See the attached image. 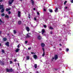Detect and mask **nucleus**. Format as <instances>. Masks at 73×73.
Here are the masks:
<instances>
[{"label":"nucleus","instance_id":"obj_58","mask_svg":"<svg viewBox=\"0 0 73 73\" xmlns=\"http://www.w3.org/2000/svg\"><path fill=\"white\" fill-rule=\"evenodd\" d=\"M39 33H41V32H39Z\"/></svg>","mask_w":73,"mask_h":73},{"label":"nucleus","instance_id":"obj_8","mask_svg":"<svg viewBox=\"0 0 73 73\" xmlns=\"http://www.w3.org/2000/svg\"><path fill=\"white\" fill-rule=\"evenodd\" d=\"M33 57L34 58H35V59H36V58H37V56L36 54L34 55V56H33Z\"/></svg>","mask_w":73,"mask_h":73},{"label":"nucleus","instance_id":"obj_3","mask_svg":"<svg viewBox=\"0 0 73 73\" xmlns=\"http://www.w3.org/2000/svg\"><path fill=\"white\" fill-rule=\"evenodd\" d=\"M31 34V33H29L28 34H27L26 35V36H25L26 38H29V37H30Z\"/></svg>","mask_w":73,"mask_h":73},{"label":"nucleus","instance_id":"obj_18","mask_svg":"<svg viewBox=\"0 0 73 73\" xmlns=\"http://www.w3.org/2000/svg\"><path fill=\"white\" fill-rule=\"evenodd\" d=\"M5 17H6V18H9V16H8V15L6 14L5 15Z\"/></svg>","mask_w":73,"mask_h":73},{"label":"nucleus","instance_id":"obj_45","mask_svg":"<svg viewBox=\"0 0 73 73\" xmlns=\"http://www.w3.org/2000/svg\"><path fill=\"white\" fill-rule=\"evenodd\" d=\"M31 53L32 54H34V53H34V52H31Z\"/></svg>","mask_w":73,"mask_h":73},{"label":"nucleus","instance_id":"obj_22","mask_svg":"<svg viewBox=\"0 0 73 73\" xmlns=\"http://www.w3.org/2000/svg\"><path fill=\"white\" fill-rule=\"evenodd\" d=\"M49 29L51 30L54 29V28H53L52 27H49Z\"/></svg>","mask_w":73,"mask_h":73},{"label":"nucleus","instance_id":"obj_40","mask_svg":"<svg viewBox=\"0 0 73 73\" xmlns=\"http://www.w3.org/2000/svg\"><path fill=\"white\" fill-rule=\"evenodd\" d=\"M37 14L38 15H40V13L38 12H37Z\"/></svg>","mask_w":73,"mask_h":73},{"label":"nucleus","instance_id":"obj_48","mask_svg":"<svg viewBox=\"0 0 73 73\" xmlns=\"http://www.w3.org/2000/svg\"><path fill=\"white\" fill-rule=\"evenodd\" d=\"M36 73H39L38 72V71H36Z\"/></svg>","mask_w":73,"mask_h":73},{"label":"nucleus","instance_id":"obj_32","mask_svg":"<svg viewBox=\"0 0 73 73\" xmlns=\"http://www.w3.org/2000/svg\"><path fill=\"white\" fill-rule=\"evenodd\" d=\"M66 52H68V51H69V49L66 48Z\"/></svg>","mask_w":73,"mask_h":73},{"label":"nucleus","instance_id":"obj_35","mask_svg":"<svg viewBox=\"0 0 73 73\" xmlns=\"http://www.w3.org/2000/svg\"><path fill=\"white\" fill-rule=\"evenodd\" d=\"M11 11H9L8 12V14H11Z\"/></svg>","mask_w":73,"mask_h":73},{"label":"nucleus","instance_id":"obj_1","mask_svg":"<svg viewBox=\"0 0 73 73\" xmlns=\"http://www.w3.org/2000/svg\"><path fill=\"white\" fill-rule=\"evenodd\" d=\"M58 58V56L57 55H55L54 56V57H52V61H53V60H56Z\"/></svg>","mask_w":73,"mask_h":73},{"label":"nucleus","instance_id":"obj_11","mask_svg":"<svg viewBox=\"0 0 73 73\" xmlns=\"http://www.w3.org/2000/svg\"><path fill=\"white\" fill-rule=\"evenodd\" d=\"M19 50H20V49L17 48L15 50V52H19Z\"/></svg>","mask_w":73,"mask_h":73},{"label":"nucleus","instance_id":"obj_14","mask_svg":"<svg viewBox=\"0 0 73 73\" xmlns=\"http://www.w3.org/2000/svg\"><path fill=\"white\" fill-rule=\"evenodd\" d=\"M9 42H7L5 44L7 46H9Z\"/></svg>","mask_w":73,"mask_h":73},{"label":"nucleus","instance_id":"obj_31","mask_svg":"<svg viewBox=\"0 0 73 73\" xmlns=\"http://www.w3.org/2000/svg\"><path fill=\"white\" fill-rule=\"evenodd\" d=\"M42 50L43 51V52H45V50H44V48H42Z\"/></svg>","mask_w":73,"mask_h":73},{"label":"nucleus","instance_id":"obj_50","mask_svg":"<svg viewBox=\"0 0 73 73\" xmlns=\"http://www.w3.org/2000/svg\"><path fill=\"white\" fill-rule=\"evenodd\" d=\"M17 60H16V59H14V61L16 62V61Z\"/></svg>","mask_w":73,"mask_h":73},{"label":"nucleus","instance_id":"obj_46","mask_svg":"<svg viewBox=\"0 0 73 73\" xmlns=\"http://www.w3.org/2000/svg\"><path fill=\"white\" fill-rule=\"evenodd\" d=\"M2 32H1V31H0V35H1V34Z\"/></svg>","mask_w":73,"mask_h":73},{"label":"nucleus","instance_id":"obj_24","mask_svg":"<svg viewBox=\"0 0 73 73\" xmlns=\"http://www.w3.org/2000/svg\"><path fill=\"white\" fill-rule=\"evenodd\" d=\"M49 11L50 12H53V10H52V9H49Z\"/></svg>","mask_w":73,"mask_h":73},{"label":"nucleus","instance_id":"obj_43","mask_svg":"<svg viewBox=\"0 0 73 73\" xmlns=\"http://www.w3.org/2000/svg\"><path fill=\"white\" fill-rule=\"evenodd\" d=\"M4 0H0V2H2V1H3Z\"/></svg>","mask_w":73,"mask_h":73},{"label":"nucleus","instance_id":"obj_9","mask_svg":"<svg viewBox=\"0 0 73 73\" xmlns=\"http://www.w3.org/2000/svg\"><path fill=\"white\" fill-rule=\"evenodd\" d=\"M4 8V5H0V9H3Z\"/></svg>","mask_w":73,"mask_h":73},{"label":"nucleus","instance_id":"obj_2","mask_svg":"<svg viewBox=\"0 0 73 73\" xmlns=\"http://www.w3.org/2000/svg\"><path fill=\"white\" fill-rule=\"evenodd\" d=\"M7 72H13V70L12 68L11 69H9L8 68H7L6 69Z\"/></svg>","mask_w":73,"mask_h":73},{"label":"nucleus","instance_id":"obj_16","mask_svg":"<svg viewBox=\"0 0 73 73\" xmlns=\"http://www.w3.org/2000/svg\"><path fill=\"white\" fill-rule=\"evenodd\" d=\"M11 9L9 8H6V11H7V12H8V11H10V10Z\"/></svg>","mask_w":73,"mask_h":73},{"label":"nucleus","instance_id":"obj_6","mask_svg":"<svg viewBox=\"0 0 73 73\" xmlns=\"http://www.w3.org/2000/svg\"><path fill=\"white\" fill-rule=\"evenodd\" d=\"M31 4L32 5H34V4L35 3V2L33 0H31Z\"/></svg>","mask_w":73,"mask_h":73},{"label":"nucleus","instance_id":"obj_4","mask_svg":"<svg viewBox=\"0 0 73 73\" xmlns=\"http://www.w3.org/2000/svg\"><path fill=\"white\" fill-rule=\"evenodd\" d=\"M13 2V0H10L9 1V4L10 5L12 4Z\"/></svg>","mask_w":73,"mask_h":73},{"label":"nucleus","instance_id":"obj_52","mask_svg":"<svg viewBox=\"0 0 73 73\" xmlns=\"http://www.w3.org/2000/svg\"><path fill=\"white\" fill-rule=\"evenodd\" d=\"M65 8V9H67V8H68V7H66Z\"/></svg>","mask_w":73,"mask_h":73},{"label":"nucleus","instance_id":"obj_49","mask_svg":"<svg viewBox=\"0 0 73 73\" xmlns=\"http://www.w3.org/2000/svg\"><path fill=\"white\" fill-rule=\"evenodd\" d=\"M59 45H60V46H62V45H61V44H60Z\"/></svg>","mask_w":73,"mask_h":73},{"label":"nucleus","instance_id":"obj_55","mask_svg":"<svg viewBox=\"0 0 73 73\" xmlns=\"http://www.w3.org/2000/svg\"><path fill=\"white\" fill-rule=\"evenodd\" d=\"M7 35H8V36H9V34H7Z\"/></svg>","mask_w":73,"mask_h":73},{"label":"nucleus","instance_id":"obj_12","mask_svg":"<svg viewBox=\"0 0 73 73\" xmlns=\"http://www.w3.org/2000/svg\"><path fill=\"white\" fill-rule=\"evenodd\" d=\"M41 46L42 47H44L45 46V44L44 43H42L41 44Z\"/></svg>","mask_w":73,"mask_h":73},{"label":"nucleus","instance_id":"obj_33","mask_svg":"<svg viewBox=\"0 0 73 73\" xmlns=\"http://www.w3.org/2000/svg\"><path fill=\"white\" fill-rule=\"evenodd\" d=\"M10 64H12V61H10Z\"/></svg>","mask_w":73,"mask_h":73},{"label":"nucleus","instance_id":"obj_57","mask_svg":"<svg viewBox=\"0 0 73 73\" xmlns=\"http://www.w3.org/2000/svg\"><path fill=\"white\" fill-rule=\"evenodd\" d=\"M23 0H20V1H22Z\"/></svg>","mask_w":73,"mask_h":73},{"label":"nucleus","instance_id":"obj_51","mask_svg":"<svg viewBox=\"0 0 73 73\" xmlns=\"http://www.w3.org/2000/svg\"><path fill=\"white\" fill-rule=\"evenodd\" d=\"M18 66H20V65H19V63H18Z\"/></svg>","mask_w":73,"mask_h":73},{"label":"nucleus","instance_id":"obj_26","mask_svg":"<svg viewBox=\"0 0 73 73\" xmlns=\"http://www.w3.org/2000/svg\"><path fill=\"white\" fill-rule=\"evenodd\" d=\"M13 32L14 34H16V33H17L16 31L15 30H14Z\"/></svg>","mask_w":73,"mask_h":73},{"label":"nucleus","instance_id":"obj_15","mask_svg":"<svg viewBox=\"0 0 73 73\" xmlns=\"http://www.w3.org/2000/svg\"><path fill=\"white\" fill-rule=\"evenodd\" d=\"M18 24L19 25H21V21H19Z\"/></svg>","mask_w":73,"mask_h":73},{"label":"nucleus","instance_id":"obj_29","mask_svg":"<svg viewBox=\"0 0 73 73\" xmlns=\"http://www.w3.org/2000/svg\"><path fill=\"white\" fill-rule=\"evenodd\" d=\"M20 44H19L18 45V46H17V48H20Z\"/></svg>","mask_w":73,"mask_h":73},{"label":"nucleus","instance_id":"obj_17","mask_svg":"<svg viewBox=\"0 0 73 73\" xmlns=\"http://www.w3.org/2000/svg\"><path fill=\"white\" fill-rule=\"evenodd\" d=\"M3 41H7V38H3Z\"/></svg>","mask_w":73,"mask_h":73},{"label":"nucleus","instance_id":"obj_23","mask_svg":"<svg viewBox=\"0 0 73 73\" xmlns=\"http://www.w3.org/2000/svg\"><path fill=\"white\" fill-rule=\"evenodd\" d=\"M27 59V60H28L29 59V56H28L26 57Z\"/></svg>","mask_w":73,"mask_h":73},{"label":"nucleus","instance_id":"obj_38","mask_svg":"<svg viewBox=\"0 0 73 73\" xmlns=\"http://www.w3.org/2000/svg\"><path fill=\"white\" fill-rule=\"evenodd\" d=\"M2 52H3V53H4V50H2Z\"/></svg>","mask_w":73,"mask_h":73},{"label":"nucleus","instance_id":"obj_30","mask_svg":"<svg viewBox=\"0 0 73 73\" xmlns=\"http://www.w3.org/2000/svg\"><path fill=\"white\" fill-rule=\"evenodd\" d=\"M30 14H29L28 15V17H29V19H30L31 18V17H30Z\"/></svg>","mask_w":73,"mask_h":73},{"label":"nucleus","instance_id":"obj_41","mask_svg":"<svg viewBox=\"0 0 73 73\" xmlns=\"http://www.w3.org/2000/svg\"><path fill=\"white\" fill-rule=\"evenodd\" d=\"M53 33V32L52 31H50V34H52V33Z\"/></svg>","mask_w":73,"mask_h":73},{"label":"nucleus","instance_id":"obj_44","mask_svg":"<svg viewBox=\"0 0 73 73\" xmlns=\"http://www.w3.org/2000/svg\"><path fill=\"white\" fill-rule=\"evenodd\" d=\"M0 22H1V23H3V22L2 21H1V20L0 19Z\"/></svg>","mask_w":73,"mask_h":73},{"label":"nucleus","instance_id":"obj_10","mask_svg":"<svg viewBox=\"0 0 73 73\" xmlns=\"http://www.w3.org/2000/svg\"><path fill=\"white\" fill-rule=\"evenodd\" d=\"M42 34L44 35V33H45V30L44 29H42Z\"/></svg>","mask_w":73,"mask_h":73},{"label":"nucleus","instance_id":"obj_53","mask_svg":"<svg viewBox=\"0 0 73 73\" xmlns=\"http://www.w3.org/2000/svg\"><path fill=\"white\" fill-rule=\"evenodd\" d=\"M34 20H36V18H34Z\"/></svg>","mask_w":73,"mask_h":73},{"label":"nucleus","instance_id":"obj_20","mask_svg":"<svg viewBox=\"0 0 73 73\" xmlns=\"http://www.w3.org/2000/svg\"><path fill=\"white\" fill-rule=\"evenodd\" d=\"M4 9H2L1 11V12L2 13H4Z\"/></svg>","mask_w":73,"mask_h":73},{"label":"nucleus","instance_id":"obj_54","mask_svg":"<svg viewBox=\"0 0 73 73\" xmlns=\"http://www.w3.org/2000/svg\"><path fill=\"white\" fill-rule=\"evenodd\" d=\"M0 46H1V43H0Z\"/></svg>","mask_w":73,"mask_h":73},{"label":"nucleus","instance_id":"obj_39","mask_svg":"<svg viewBox=\"0 0 73 73\" xmlns=\"http://www.w3.org/2000/svg\"><path fill=\"white\" fill-rule=\"evenodd\" d=\"M44 11L45 12H46V9H44Z\"/></svg>","mask_w":73,"mask_h":73},{"label":"nucleus","instance_id":"obj_42","mask_svg":"<svg viewBox=\"0 0 73 73\" xmlns=\"http://www.w3.org/2000/svg\"><path fill=\"white\" fill-rule=\"evenodd\" d=\"M71 3H73V0H71Z\"/></svg>","mask_w":73,"mask_h":73},{"label":"nucleus","instance_id":"obj_47","mask_svg":"<svg viewBox=\"0 0 73 73\" xmlns=\"http://www.w3.org/2000/svg\"><path fill=\"white\" fill-rule=\"evenodd\" d=\"M33 9L34 11H35V10H36V9L35 8H34Z\"/></svg>","mask_w":73,"mask_h":73},{"label":"nucleus","instance_id":"obj_7","mask_svg":"<svg viewBox=\"0 0 73 73\" xmlns=\"http://www.w3.org/2000/svg\"><path fill=\"white\" fill-rule=\"evenodd\" d=\"M26 30H27V31H28V32H29V27H26Z\"/></svg>","mask_w":73,"mask_h":73},{"label":"nucleus","instance_id":"obj_34","mask_svg":"<svg viewBox=\"0 0 73 73\" xmlns=\"http://www.w3.org/2000/svg\"><path fill=\"white\" fill-rule=\"evenodd\" d=\"M25 43L26 44H27V43H28V41H25Z\"/></svg>","mask_w":73,"mask_h":73},{"label":"nucleus","instance_id":"obj_19","mask_svg":"<svg viewBox=\"0 0 73 73\" xmlns=\"http://www.w3.org/2000/svg\"><path fill=\"white\" fill-rule=\"evenodd\" d=\"M55 12H58V8H56V9Z\"/></svg>","mask_w":73,"mask_h":73},{"label":"nucleus","instance_id":"obj_25","mask_svg":"<svg viewBox=\"0 0 73 73\" xmlns=\"http://www.w3.org/2000/svg\"><path fill=\"white\" fill-rule=\"evenodd\" d=\"M5 15V14L4 13H3L1 15V16H4V15Z\"/></svg>","mask_w":73,"mask_h":73},{"label":"nucleus","instance_id":"obj_28","mask_svg":"<svg viewBox=\"0 0 73 73\" xmlns=\"http://www.w3.org/2000/svg\"><path fill=\"white\" fill-rule=\"evenodd\" d=\"M45 56V52H43V53L42 55V56L44 57Z\"/></svg>","mask_w":73,"mask_h":73},{"label":"nucleus","instance_id":"obj_21","mask_svg":"<svg viewBox=\"0 0 73 73\" xmlns=\"http://www.w3.org/2000/svg\"><path fill=\"white\" fill-rule=\"evenodd\" d=\"M34 66L35 67V68L36 69V68L37 67V64H35V65Z\"/></svg>","mask_w":73,"mask_h":73},{"label":"nucleus","instance_id":"obj_13","mask_svg":"<svg viewBox=\"0 0 73 73\" xmlns=\"http://www.w3.org/2000/svg\"><path fill=\"white\" fill-rule=\"evenodd\" d=\"M38 39V40H41V37L40 36H39L37 37Z\"/></svg>","mask_w":73,"mask_h":73},{"label":"nucleus","instance_id":"obj_36","mask_svg":"<svg viewBox=\"0 0 73 73\" xmlns=\"http://www.w3.org/2000/svg\"><path fill=\"white\" fill-rule=\"evenodd\" d=\"M43 27L44 28H46V25H44Z\"/></svg>","mask_w":73,"mask_h":73},{"label":"nucleus","instance_id":"obj_5","mask_svg":"<svg viewBox=\"0 0 73 73\" xmlns=\"http://www.w3.org/2000/svg\"><path fill=\"white\" fill-rule=\"evenodd\" d=\"M18 17H20L21 16V14H20V13H21V12H20V11H18Z\"/></svg>","mask_w":73,"mask_h":73},{"label":"nucleus","instance_id":"obj_37","mask_svg":"<svg viewBox=\"0 0 73 73\" xmlns=\"http://www.w3.org/2000/svg\"><path fill=\"white\" fill-rule=\"evenodd\" d=\"M28 49L29 50H30V49H31V47H29L28 48Z\"/></svg>","mask_w":73,"mask_h":73},{"label":"nucleus","instance_id":"obj_56","mask_svg":"<svg viewBox=\"0 0 73 73\" xmlns=\"http://www.w3.org/2000/svg\"><path fill=\"white\" fill-rule=\"evenodd\" d=\"M60 50H61V49L60 48Z\"/></svg>","mask_w":73,"mask_h":73},{"label":"nucleus","instance_id":"obj_27","mask_svg":"<svg viewBox=\"0 0 73 73\" xmlns=\"http://www.w3.org/2000/svg\"><path fill=\"white\" fill-rule=\"evenodd\" d=\"M66 3H67V1H65L64 3V5H66Z\"/></svg>","mask_w":73,"mask_h":73}]
</instances>
